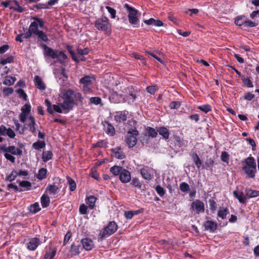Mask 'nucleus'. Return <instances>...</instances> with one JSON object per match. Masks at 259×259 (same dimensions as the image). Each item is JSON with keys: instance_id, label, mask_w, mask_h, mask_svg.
<instances>
[{"instance_id": "1", "label": "nucleus", "mask_w": 259, "mask_h": 259, "mask_svg": "<svg viewBox=\"0 0 259 259\" xmlns=\"http://www.w3.org/2000/svg\"><path fill=\"white\" fill-rule=\"evenodd\" d=\"M60 97L63 100L61 103V106L66 112L71 110L75 104L78 103H82L83 100V97L80 93L70 89H62Z\"/></svg>"}, {"instance_id": "2", "label": "nucleus", "mask_w": 259, "mask_h": 259, "mask_svg": "<svg viewBox=\"0 0 259 259\" xmlns=\"http://www.w3.org/2000/svg\"><path fill=\"white\" fill-rule=\"evenodd\" d=\"M31 20L33 21L31 23L29 26V30L33 33V35L36 36L37 38L42 41L47 42L49 38L47 34L39 28H42L44 27L45 22L42 19L36 17H32Z\"/></svg>"}, {"instance_id": "3", "label": "nucleus", "mask_w": 259, "mask_h": 259, "mask_svg": "<svg viewBox=\"0 0 259 259\" xmlns=\"http://www.w3.org/2000/svg\"><path fill=\"white\" fill-rule=\"evenodd\" d=\"M41 47L43 49V54L45 58L48 57L53 59H58V61L61 64L64 63L67 58L63 51L54 50L45 44H42Z\"/></svg>"}, {"instance_id": "4", "label": "nucleus", "mask_w": 259, "mask_h": 259, "mask_svg": "<svg viewBox=\"0 0 259 259\" xmlns=\"http://www.w3.org/2000/svg\"><path fill=\"white\" fill-rule=\"evenodd\" d=\"M246 165L243 169L247 175V178H254L256 172V164L252 157H248L245 160Z\"/></svg>"}, {"instance_id": "5", "label": "nucleus", "mask_w": 259, "mask_h": 259, "mask_svg": "<svg viewBox=\"0 0 259 259\" xmlns=\"http://www.w3.org/2000/svg\"><path fill=\"white\" fill-rule=\"evenodd\" d=\"M95 27L98 30L104 31L106 33H109L111 31V24L108 18L105 16H102L96 20Z\"/></svg>"}, {"instance_id": "6", "label": "nucleus", "mask_w": 259, "mask_h": 259, "mask_svg": "<svg viewBox=\"0 0 259 259\" xmlns=\"http://www.w3.org/2000/svg\"><path fill=\"white\" fill-rule=\"evenodd\" d=\"M139 135V132L136 128H131L127 132L125 141L129 148L133 147L137 142L136 136Z\"/></svg>"}, {"instance_id": "7", "label": "nucleus", "mask_w": 259, "mask_h": 259, "mask_svg": "<svg viewBox=\"0 0 259 259\" xmlns=\"http://www.w3.org/2000/svg\"><path fill=\"white\" fill-rule=\"evenodd\" d=\"M125 7L128 11V18L130 23L134 27L138 26L139 25V19L137 16L138 11L127 4L125 5Z\"/></svg>"}, {"instance_id": "8", "label": "nucleus", "mask_w": 259, "mask_h": 259, "mask_svg": "<svg viewBox=\"0 0 259 259\" xmlns=\"http://www.w3.org/2000/svg\"><path fill=\"white\" fill-rule=\"evenodd\" d=\"M117 229V225L115 222H109L108 225L101 230L99 233V236L101 238L109 236L114 233Z\"/></svg>"}, {"instance_id": "9", "label": "nucleus", "mask_w": 259, "mask_h": 259, "mask_svg": "<svg viewBox=\"0 0 259 259\" xmlns=\"http://www.w3.org/2000/svg\"><path fill=\"white\" fill-rule=\"evenodd\" d=\"M125 93L126 100L129 104L134 103L139 95L138 90L132 86L128 87L125 89Z\"/></svg>"}, {"instance_id": "10", "label": "nucleus", "mask_w": 259, "mask_h": 259, "mask_svg": "<svg viewBox=\"0 0 259 259\" xmlns=\"http://www.w3.org/2000/svg\"><path fill=\"white\" fill-rule=\"evenodd\" d=\"M95 81V79L89 75H87L82 77L80 79V83L83 84L82 90L84 91H89L92 89V84L93 81Z\"/></svg>"}, {"instance_id": "11", "label": "nucleus", "mask_w": 259, "mask_h": 259, "mask_svg": "<svg viewBox=\"0 0 259 259\" xmlns=\"http://www.w3.org/2000/svg\"><path fill=\"white\" fill-rule=\"evenodd\" d=\"M191 208L198 214L204 212L205 210L204 203L200 200H196L192 203Z\"/></svg>"}, {"instance_id": "12", "label": "nucleus", "mask_w": 259, "mask_h": 259, "mask_svg": "<svg viewBox=\"0 0 259 259\" xmlns=\"http://www.w3.org/2000/svg\"><path fill=\"white\" fill-rule=\"evenodd\" d=\"M0 136H7L11 139L15 138L16 134L14 130L11 128H7L5 125H0Z\"/></svg>"}, {"instance_id": "13", "label": "nucleus", "mask_w": 259, "mask_h": 259, "mask_svg": "<svg viewBox=\"0 0 259 259\" xmlns=\"http://www.w3.org/2000/svg\"><path fill=\"white\" fill-rule=\"evenodd\" d=\"M119 179L122 183H127L131 180V172L127 169L123 168L119 176Z\"/></svg>"}, {"instance_id": "14", "label": "nucleus", "mask_w": 259, "mask_h": 259, "mask_svg": "<svg viewBox=\"0 0 259 259\" xmlns=\"http://www.w3.org/2000/svg\"><path fill=\"white\" fill-rule=\"evenodd\" d=\"M27 126L31 133H32L33 135H35L36 134V123L35 122V118L33 116H29V119L27 122L24 124V126Z\"/></svg>"}, {"instance_id": "15", "label": "nucleus", "mask_w": 259, "mask_h": 259, "mask_svg": "<svg viewBox=\"0 0 259 259\" xmlns=\"http://www.w3.org/2000/svg\"><path fill=\"white\" fill-rule=\"evenodd\" d=\"M40 244V240L37 238H32L29 239L27 243V248L29 250H35Z\"/></svg>"}, {"instance_id": "16", "label": "nucleus", "mask_w": 259, "mask_h": 259, "mask_svg": "<svg viewBox=\"0 0 259 259\" xmlns=\"http://www.w3.org/2000/svg\"><path fill=\"white\" fill-rule=\"evenodd\" d=\"M128 112L126 111H118L115 113L114 120L118 123L125 121L127 119Z\"/></svg>"}, {"instance_id": "17", "label": "nucleus", "mask_w": 259, "mask_h": 259, "mask_svg": "<svg viewBox=\"0 0 259 259\" xmlns=\"http://www.w3.org/2000/svg\"><path fill=\"white\" fill-rule=\"evenodd\" d=\"M81 243L82 245V247L87 251L91 250L94 247L93 241L88 238L81 239Z\"/></svg>"}, {"instance_id": "18", "label": "nucleus", "mask_w": 259, "mask_h": 259, "mask_svg": "<svg viewBox=\"0 0 259 259\" xmlns=\"http://www.w3.org/2000/svg\"><path fill=\"white\" fill-rule=\"evenodd\" d=\"M65 68H63L60 71H55L54 73L55 74L56 78H58L59 80L58 82L61 84L63 81L67 80L68 78V75L65 72Z\"/></svg>"}, {"instance_id": "19", "label": "nucleus", "mask_w": 259, "mask_h": 259, "mask_svg": "<svg viewBox=\"0 0 259 259\" xmlns=\"http://www.w3.org/2000/svg\"><path fill=\"white\" fill-rule=\"evenodd\" d=\"M140 173L142 177L148 181L151 180L153 176L151 173V169L148 167H145L140 169Z\"/></svg>"}, {"instance_id": "20", "label": "nucleus", "mask_w": 259, "mask_h": 259, "mask_svg": "<svg viewBox=\"0 0 259 259\" xmlns=\"http://www.w3.org/2000/svg\"><path fill=\"white\" fill-rule=\"evenodd\" d=\"M113 156L116 158L122 159L125 157L122 149L119 147H115L112 149Z\"/></svg>"}, {"instance_id": "21", "label": "nucleus", "mask_w": 259, "mask_h": 259, "mask_svg": "<svg viewBox=\"0 0 259 259\" xmlns=\"http://www.w3.org/2000/svg\"><path fill=\"white\" fill-rule=\"evenodd\" d=\"M60 191V188L56 185L54 184H49L46 189V192H48L51 196H54Z\"/></svg>"}, {"instance_id": "22", "label": "nucleus", "mask_w": 259, "mask_h": 259, "mask_svg": "<svg viewBox=\"0 0 259 259\" xmlns=\"http://www.w3.org/2000/svg\"><path fill=\"white\" fill-rule=\"evenodd\" d=\"M204 226L205 230H209L210 232H214L217 227V223L211 221L205 222Z\"/></svg>"}, {"instance_id": "23", "label": "nucleus", "mask_w": 259, "mask_h": 259, "mask_svg": "<svg viewBox=\"0 0 259 259\" xmlns=\"http://www.w3.org/2000/svg\"><path fill=\"white\" fill-rule=\"evenodd\" d=\"M157 132L159 135H161L163 139L167 140L169 138L170 133L169 130L165 127H160L157 129Z\"/></svg>"}, {"instance_id": "24", "label": "nucleus", "mask_w": 259, "mask_h": 259, "mask_svg": "<svg viewBox=\"0 0 259 259\" xmlns=\"http://www.w3.org/2000/svg\"><path fill=\"white\" fill-rule=\"evenodd\" d=\"M104 127L105 132L110 135L113 136L115 134V129L113 126L108 122H105L104 124Z\"/></svg>"}, {"instance_id": "25", "label": "nucleus", "mask_w": 259, "mask_h": 259, "mask_svg": "<svg viewBox=\"0 0 259 259\" xmlns=\"http://www.w3.org/2000/svg\"><path fill=\"white\" fill-rule=\"evenodd\" d=\"M34 83L36 87L39 90L43 91L46 89V85L42 81L41 78L38 76H35L34 78Z\"/></svg>"}, {"instance_id": "26", "label": "nucleus", "mask_w": 259, "mask_h": 259, "mask_svg": "<svg viewBox=\"0 0 259 259\" xmlns=\"http://www.w3.org/2000/svg\"><path fill=\"white\" fill-rule=\"evenodd\" d=\"M14 61V57L12 55L4 56L0 59V64L5 65L8 63H11Z\"/></svg>"}, {"instance_id": "27", "label": "nucleus", "mask_w": 259, "mask_h": 259, "mask_svg": "<svg viewBox=\"0 0 259 259\" xmlns=\"http://www.w3.org/2000/svg\"><path fill=\"white\" fill-rule=\"evenodd\" d=\"M8 150V153H10L13 155L20 156L22 154V151L19 148L14 146H9Z\"/></svg>"}, {"instance_id": "28", "label": "nucleus", "mask_w": 259, "mask_h": 259, "mask_svg": "<svg viewBox=\"0 0 259 259\" xmlns=\"http://www.w3.org/2000/svg\"><path fill=\"white\" fill-rule=\"evenodd\" d=\"M56 253V249L54 248L50 247L49 250L46 251L44 259H52L55 256Z\"/></svg>"}, {"instance_id": "29", "label": "nucleus", "mask_w": 259, "mask_h": 259, "mask_svg": "<svg viewBox=\"0 0 259 259\" xmlns=\"http://www.w3.org/2000/svg\"><path fill=\"white\" fill-rule=\"evenodd\" d=\"M14 124L16 126L15 131L18 132L19 134L24 135L25 131V126H22L17 120H14Z\"/></svg>"}, {"instance_id": "30", "label": "nucleus", "mask_w": 259, "mask_h": 259, "mask_svg": "<svg viewBox=\"0 0 259 259\" xmlns=\"http://www.w3.org/2000/svg\"><path fill=\"white\" fill-rule=\"evenodd\" d=\"M123 168L120 166L114 165L110 168V171L115 176H119Z\"/></svg>"}, {"instance_id": "31", "label": "nucleus", "mask_w": 259, "mask_h": 259, "mask_svg": "<svg viewBox=\"0 0 259 259\" xmlns=\"http://www.w3.org/2000/svg\"><path fill=\"white\" fill-rule=\"evenodd\" d=\"M16 80V77L10 76H7L4 79V81H3V83L4 84L6 85L10 86L13 85Z\"/></svg>"}, {"instance_id": "32", "label": "nucleus", "mask_w": 259, "mask_h": 259, "mask_svg": "<svg viewBox=\"0 0 259 259\" xmlns=\"http://www.w3.org/2000/svg\"><path fill=\"white\" fill-rule=\"evenodd\" d=\"M67 50L68 51V52L70 53V54L71 55L72 58L74 61H75L77 62H79L80 61L83 60V59L80 58V56H76L75 55L74 52L72 50V48L71 46H67Z\"/></svg>"}, {"instance_id": "33", "label": "nucleus", "mask_w": 259, "mask_h": 259, "mask_svg": "<svg viewBox=\"0 0 259 259\" xmlns=\"http://www.w3.org/2000/svg\"><path fill=\"white\" fill-rule=\"evenodd\" d=\"M41 200V204L43 208L47 207L48 206L50 203V197L44 194L40 198Z\"/></svg>"}, {"instance_id": "34", "label": "nucleus", "mask_w": 259, "mask_h": 259, "mask_svg": "<svg viewBox=\"0 0 259 259\" xmlns=\"http://www.w3.org/2000/svg\"><path fill=\"white\" fill-rule=\"evenodd\" d=\"M46 143L44 141H37L32 144V148L35 150H39L40 149L45 148Z\"/></svg>"}, {"instance_id": "35", "label": "nucleus", "mask_w": 259, "mask_h": 259, "mask_svg": "<svg viewBox=\"0 0 259 259\" xmlns=\"http://www.w3.org/2000/svg\"><path fill=\"white\" fill-rule=\"evenodd\" d=\"M229 213L228 208L225 207H221L218 211V216L224 220L226 218L227 215Z\"/></svg>"}, {"instance_id": "36", "label": "nucleus", "mask_w": 259, "mask_h": 259, "mask_svg": "<svg viewBox=\"0 0 259 259\" xmlns=\"http://www.w3.org/2000/svg\"><path fill=\"white\" fill-rule=\"evenodd\" d=\"M80 246L79 245L73 244L71 246L70 252L72 255H76L80 253Z\"/></svg>"}, {"instance_id": "37", "label": "nucleus", "mask_w": 259, "mask_h": 259, "mask_svg": "<svg viewBox=\"0 0 259 259\" xmlns=\"http://www.w3.org/2000/svg\"><path fill=\"white\" fill-rule=\"evenodd\" d=\"M53 153L51 151H44L42 153V159L44 162H47L52 158Z\"/></svg>"}, {"instance_id": "38", "label": "nucleus", "mask_w": 259, "mask_h": 259, "mask_svg": "<svg viewBox=\"0 0 259 259\" xmlns=\"http://www.w3.org/2000/svg\"><path fill=\"white\" fill-rule=\"evenodd\" d=\"M233 195L234 197H235L241 203L245 202V197L243 193L238 192L236 191H235L233 192Z\"/></svg>"}, {"instance_id": "39", "label": "nucleus", "mask_w": 259, "mask_h": 259, "mask_svg": "<svg viewBox=\"0 0 259 259\" xmlns=\"http://www.w3.org/2000/svg\"><path fill=\"white\" fill-rule=\"evenodd\" d=\"M246 17L245 16H238L235 20V24L238 26H242L245 24Z\"/></svg>"}, {"instance_id": "40", "label": "nucleus", "mask_w": 259, "mask_h": 259, "mask_svg": "<svg viewBox=\"0 0 259 259\" xmlns=\"http://www.w3.org/2000/svg\"><path fill=\"white\" fill-rule=\"evenodd\" d=\"M40 210V207L38 203L35 202L30 205L29 207V211L33 213H35Z\"/></svg>"}, {"instance_id": "41", "label": "nucleus", "mask_w": 259, "mask_h": 259, "mask_svg": "<svg viewBox=\"0 0 259 259\" xmlns=\"http://www.w3.org/2000/svg\"><path fill=\"white\" fill-rule=\"evenodd\" d=\"M97 200V198L93 196H90L88 197V204L89 205V207L90 209H93L95 206V203Z\"/></svg>"}, {"instance_id": "42", "label": "nucleus", "mask_w": 259, "mask_h": 259, "mask_svg": "<svg viewBox=\"0 0 259 259\" xmlns=\"http://www.w3.org/2000/svg\"><path fill=\"white\" fill-rule=\"evenodd\" d=\"M47 170L46 168H41L38 170L37 178L40 180L44 179L46 177Z\"/></svg>"}, {"instance_id": "43", "label": "nucleus", "mask_w": 259, "mask_h": 259, "mask_svg": "<svg viewBox=\"0 0 259 259\" xmlns=\"http://www.w3.org/2000/svg\"><path fill=\"white\" fill-rule=\"evenodd\" d=\"M192 158L197 167L199 169L202 165V162L196 153H193Z\"/></svg>"}, {"instance_id": "44", "label": "nucleus", "mask_w": 259, "mask_h": 259, "mask_svg": "<svg viewBox=\"0 0 259 259\" xmlns=\"http://www.w3.org/2000/svg\"><path fill=\"white\" fill-rule=\"evenodd\" d=\"M19 185L20 187L24 188L23 189L24 190V191L30 190V187H31V183L27 181H23L20 182Z\"/></svg>"}, {"instance_id": "45", "label": "nucleus", "mask_w": 259, "mask_h": 259, "mask_svg": "<svg viewBox=\"0 0 259 259\" xmlns=\"http://www.w3.org/2000/svg\"><path fill=\"white\" fill-rule=\"evenodd\" d=\"M146 131L149 137L152 138H155L157 135V131H156L154 128L151 127H147Z\"/></svg>"}, {"instance_id": "46", "label": "nucleus", "mask_w": 259, "mask_h": 259, "mask_svg": "<svg viewBox=\"0 0 259 259\" xmlns=\"http://www.w3.org/2000/svg\"><path fill=\"white\" fill-rule=\"evenodd\" d=\"M246 195L249 198L257 197L259 196V191L249 189L246 191Z\"/></svg>"}, {"instance_id": "47", "label": "nucleus", "mask_w": 259, "mask_h": 259, "mask_svg": "<svg viewBox=\"0 0 259 259\" xmlns=\"http://www.w3.org/2000/svg\"><path fill=\"white\" fill-rule=\"evenodd\" d=\"M241 80L243 84L248 88H253V85L249 78H245L244 76H241Z\"/></svg>"}, {"instance_id": "48", "label": "nucleus", "mask_w": 259, "mask_h": 259, "mask_svg": "<svg viewBox=\"0 0 259 259\" xmlns=\"http://www.w3.org/2000/svg\"><path fill=\"white\" fill-rule=\"evenodd\" d=\"M29 116H32L31 115H30V113H25V112H22L19 114V118L20 119V121L22 123H25L26 122V119L27 118H29Z\"/></svg>"}, {"instance_id": "49", "label": "nucleus", "mask_w": 259, "mask_h": 259, "mask_svg": "<svg viewBox=\"0 0 259 259\" xmlns=\"http://www.w3.org/2000/svg\"><path fill=\"white\" fill-rule=\"evenodd\" d=\"M68 182L69 185V189L71 191H73L76 188V185L75 182L70 177L67 178Z\"/></svg>"}, {"instance_id": "50", "label": "nucleus", "mask_w": 259, "mask_h": 259, "mask_svg": "<svg viewBox=\"0 0 259 259\" xmlns=\"http://www.w3.org/2000/svg\"><path fill=\"white\" fill-rule=\"evenodd\" d=\"M17 176V171L15 170H13L11 174L7 177V180L9 182H12L14 181Z\"/></svg>"}, {"instance_id": "51", "label": "nucleus", "mask_w": 259, "mask_h": 259, "mask_svg": "<svg viewBox=\"0 0 259 259\" xmlns=\"http://www.w3.org/2000/svg\"><path fill=\"white\" fill-rule=\"evenodd\" d=\"M209 208L213 212L217 209V203L213 199H210L208 200Z\"/></svg>"}, {"instance_id": "52", "label": "nucleus", "mask_w": 259, "mask_h": 259, "mask_svg": "<svg viewBox=\"0 0 259 259\" xmlns=\"http://www.w3.org/2000/svg\"><path fill=\"white\" fill-rule=\"evenodd\" d=\"M180 189L182 192H187L190 190V187L187 183L183 182L180 184Z\"/></svg>"}, {"instance_id": "53", "label": "nucleus", "mask_w": 259, "mask_h": 259, "mask_svg": "<svg viewBox=\"0 0 259 259\" xmlns=\"http://www.w3.org/2000/svg\"><path fill=\"white\" fill-rule=\"evenodd\" d=\"M133 186L138 189H141L142 184L137 178H133L132 180V183Z\"/></svg>"}, {"instance_id": "54", "label": "nucleus", "mask_w": 259, "mask_h": 259, "mask_svg": "<svg viewBox=\"0 0 259 259\" xmlns=\"http://www.w3.org/2000/svg\"><path fill=\"white\" fill-rule=\"evenodd\" d=\"M198 108L201 111H202L205 113H207L208 112L210 111L211 110V106L210 105H209L208 104L199 106H198Z\"/></svg>"}, {"instance_id": "55", "label": "nucleus", "mask_w": 259, "mask_h": 259, "mask_svg": "<svg viewBox=\"0 0 259 259\" xmlns=\"http://www.w3.org/2000/svg\"><path fill=\"white\" fill-rule=\"evenodd\" d=\"M45 103L47 107L48 112L51 114H53L54 113L53 106H52L51 102L48 99H46Z\"/></svg>"}, {"instance_id": "56", "label": "nucleus", "mask_w": 259, "mask_h": 259, "mask_svg": "<svg viewBox=\"0 0 259 259\" xmlns=\"http://www.w3.org/2000/svg\"><path fill=\"white\" fill-rule=\"evenodd\" d=\"M221 160L227 164L229 163V155L227 152L224 151L222 153L221 156Z\"/></svg>"}, {"instance_id": "57", "label": "nucleus", "mask_w": 259, "mask_h": 259, "mask_svg": "<svg viewBox=\"0 0 259 259\" xmlns=\"http://www.w3.org/2000/svg\"><path fill=\"white\" fill-rule=\"evenodd\" d=\"M9 8L10 9L13 10L18 13H22L26 10L25 8L21 7L20 5L16 7L11 6Z\"/></svg>"}, {"instance_id": "58", "label": "nucleus", "mask_w": 259, "mask_h": 259, "mask_svg": "<svg viewBox=\"0 0 259 259\" xmlns=\"http://www.w3.org/2000/svg\"><path fill=\"white\" fill-rule=\"evenodd\" d=\"M106 9L108 10V12L110 14L111 18L114 19L116 17V11L112 8L109 6H106Z\"/></svg>"}, {"instance_id": "59", "label": "nucleus", "mask_w": 259, "mask_h": 259, "mask_svg": "<svg viewBox=\"0 0 259 259\" xmlns=\"http://www.w3.org/2000/svg\"><path fill=\"white\" fill-rule=\"evenodd\" d=\"M257 24L256 22L249 20L246 18L244 26L248 27H253L256 26Z\"/></svg>"}, {"instance_id": "60", "label": "nucleus", "mask_w": 259, "mask_h": 259, "mask_svg": "<svg viewBox=\"0 0 259 259\" xmlns=\"http://www.w3.org/2000/svg\"><path fill=\"white\" fill-rule=\"evenodd\" d=\"M53 108H54V112H57L58 113H61L63 112L64 113H66L67 112L66 111H64L62 108L61 106V103L59 104V105H53Z\"/></svg>"}, {"instance_id": "61", "label": "nucleus", "mask_w": 259, "mask_h": 259, "mask_svg": "<svg viewBox=\"0 0 259 259\" xmlns=\"http://www.w3.org/2000/svg\"><path fill=\"white\" fill-rule=\"evenodd\" d=\"M155 190L160 196H163L165 194V190L160 186H157Z\"/></svg>"}, {"instance_id": "62", "label": "nucleus", "mask_w": 259, "mask_h": 259, "mask_svg": "<svg viewBox=\"0 0 259 259\" xmlns=\"http://www.w3.org/2000/svg\"><path fill=\"white\" fill-rule=\"evenodd\" d=\"M181 104L178 101H173L169 104V107L171 109H177L180 107Z\"/></svg>"}, {"instance_id": "63", "label": "nucleus", "mask_w": 259, "mask_h": 259, "mask_svg": "<svg viewBox=\"0 0 259 259\" xmlns=\"http://www.w3.org/2000/svg\"><path fill=\"white\" fill-rule=\"evenodd\" d=\"M91 103L95 105H98L101 102V99L99 97H92L90 98Z\"/></svg>"}, {"instance_id": "64", "label": "nucleus", "mask_w": 259, "mask_h": 259, "mask_svg": "<svg viewBox=\"0 0 259 259\" xmlns=\"http://www.w3.org/2000/svg\"><path fill=\"white\" fill-rule=\"evenodd\" d=\"M31 106L30 105L26 104L21 108V112L30 113Z\"/></svg>"}]
</instances>
